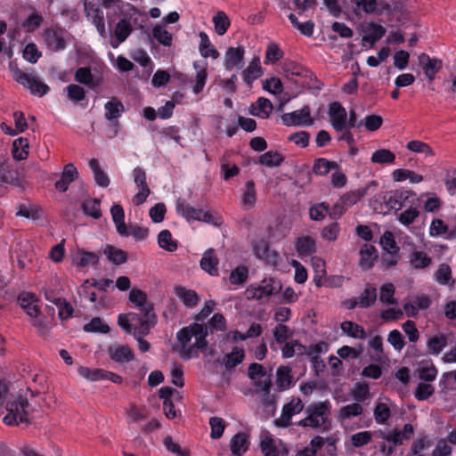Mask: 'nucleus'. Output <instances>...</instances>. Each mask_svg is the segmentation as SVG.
Instances as JSON below:
<instances>
[{
  "instance_id": "obj_1",
  "label": "nucleus",
  "mask_w": 456,
  "mask_h": 456,
  "mask_svg": "<svg viewBox=\"0 0 456 456\" xmlns=\"http://www.w3.org/2000/svg\"><path fill=\"white\" fill-rule=\"evenodd\" d=\"M8 386L0 381V416L4 410L7 411L3 421L8 426H18L20 423H30L28 408L29 403L26 396L21 395L8 396Z\"/></svg>"
},
{
  "instance_id": "obj_2",
  "label": "nucleus",
  "mask_w": 456,
  "mask_h": 456,
  "mask_svg": "<svg viewBox=\"0 0 456 456\" xmlns=\"http://www.w3.org/2000/svg\"><path fill=\"white\" fill-rule=\"evenodd\" d=\"M330 413L331 403L328 400L310 403L305 409V417L300 419L297 425L302 428L319 429L322 432L328 431L331 427Z\"/></svg>"
},
{
  "instance_id": "obj_3",
  "label": "nucleus",
  "mask_w": 456,
  "mask_h": 456,
  "mask_svg": "<svg viewBox=\"0 0 456 456\" xmlns=\"http://www.w3.org/2000/svg\"><path fill=\"white\" fill-rule=\"evenodd\" d=\"M413 433L414 428L410 423L405 424L402 430H379L376 433L377 437L384 440V442L380 443L379 445V451L386 456H392L395 448L403 445L404 441L410 440Z\"/></svg>"
},
{
  "instance_id": "obj_4",
  "label": "nucleus",
  "mask_w": 456,
  "mask_h": 456,
  "mask_svg": "<svg viewBox=\"0 0 456 456\" xmlns=\"http://www.w3.org/2000/svg\"><path fill=\"white\" fill-rule=\"evenodd\" d=\"M140 313L130 312L127 314L131 323H134V333L137 336H147L151 328L157 323V315L154 313V308L148 305L145 310H139Z\"/></svg>"
},
{
  "instance_id": "obj_5",
  "label": "nucleus",
  "mask_w": 456,
  "mask_h": 456,
  "mask_svg": "<svg viewBox=\"0 0 456 456\" xmlns=\"http://www.w3.org/2000/svg\"><path fill=\"white\" fill-rule=\"evenodd\" d=\"M17 300L24 312L33 319L32 323L34 326L45 328V325L40 319L39 299L35 293L21 291L19 293Z\"/></svg>"
},
{
  "instance_id": "obj_6",
  "label": "nucleus",
  "mask_w": 456,
  "mask_h": 456,
  "mask_svg": "<svg viewBox=\"0 0 456 456\" xmlns=\"http://www.w3.org/2000/svg\"><path fill=\"white\" fill-rule=\"evenodd\" d=\"M10 69L13 72L14 79L23 86L28 88L32 94L42 97L45 95L50 88L49 86L41 82L37 77L28 74L17 67L13 68L12 63H10Z\"/></svg>"
},
{
  "instance_id": "obj_7",
  "label": "nucleus",
  "mask_w": 456,
  "mask_h": 456,
  "mask_svg": "<svg viewBox=\"0 0 456 456\" xmlns=\"http://www.w3.org/2000/svg\"><path fill=\"white\" fill-rule=\"evenodd\" d=\"M366 193V190L351 191L342 195L330 211L331 219H338L350 207L356 204Z\"/></svg>"
},
{
  "instance_id": "obj_8",
  "label": "nucleus",
  "mask_w": 456,
  "mask_h": 456,
  "mask_svg": "<svg viewBox=\"0 0 456 456\" xmlns=\"http://www.w3.org/2000/svg\"><path fill=\"white\" fill-rule=\"evenodd\" d=\"M281 289V283L276 282L273 278L265 279L256 287L250 286L247 289L248 298L260 300L277 294Z\"/></svg>"
},
{
  "instance_id": "obj_9",
  "label": "nucleus",
  "mask_w": 456,
  "mask_h": 456,
  "mask_svg": "<svg viewBox=\"0 0 456 456\" xmlns=\"http://www.w3.org/2000/svg\"><path fill=\"white\" fill-rule=\"evenodd\" d=\"M86 16L95 26L98 33L104 37L106 34L103 11L98 0H84Z\"/></svg>"
},
{
  "instance_id": "obj_10",
  "label": "nucleus",
  "mask_w": 456,
  "mask_h": 456,
  "mask_svg": "<svg viewBox=\"0 0 456 456\" xmlns=\"http://www.w3.org/2000/svg\"><path fill=\"white\" fill-rule=\"evenodd\" d=\"M302 411H305L302 400L298 397L292 398L289 403L283 405L281 414L274 420V424L280 428H288L291 425L292 417Z\"/></svg>"
},
{
  "instance_id": "obj_11",
  "label": "nucleus",
  "mask_w": 456,
  "mask_h": 456,
  "mask_svg": "<svg viewBox=\"0 0 456 456\" xmlns=\"http://www.w3.org/2000/svg\"><path fill=\"white\" fill-rule=\"evenodd\" d=\"M282 123L288 126H311L314 120L311 118V110L308 105L281 116Z\"/></svg>"
},
{
  "instance_id": "obj_12",
  "label": "nucleus",
  "mask_w": 456,
  "mask_h": 456,
  "mask_svg": "<svg viewBox=\"0 0 456 456\" xmlns=\"http://www.w3.org/2000/svg\"><path fill=\"white\" fill-rule=\"evenodd\" d=\"M133 178L139 189L138 192L133 198V203L139 206L146 201L151 193V190L146 182V173L142 167H137L133 170Z\"/></svg>"
},
{
  "instance_id": "obj_13",
  "label": "nucleus",
  "mask_w": 456,
  "mask_h": 456,
  "mask_svg": "<svg viewBox=\"0 0 456 456\" xmlns=\"http://www.w3.org/2000/svg\"><path fill=\"white\" fill-rule=\"evenodd\" d=\"M329 116L331 126L336 131L342 132L347 128V113L340 102H333L330 103Z\"/></svg>"
},
{
  "instance_id": "obj_14",
  "label": "nucleus",
  "mask_w": 456,
  "mask_h": 456,
  "mask_svg": "<svg viewBox=\"0 0 456 456\" xmlns=\"http://www.w3.org/2000/svg\"><path fill=\"white\" fill-rule=\"evenodd\" d=\"M244 55L245 48L242 45L237 47L230 46L227 48L224 66L226 70H232V69H241L244 66Z\"/></svg>"
},
{
  "instance_id": "obj_15",
  "label": "nucleus",
  "mask_w": 456,
  "mask_h": 456,
  "mask_svg": "<svg viewBox=\"0 0 456 456\" xmlns=\"http://www.w3.org/2000/svg\"><path fill=\"white\" fill-rule=\"evenodd\" d=\"M42 36L48 49L53 52L61 51L66 47V41L61 28H45Z\"/></svg>"
},
{
  "instance_id": "obj_16",
  "label": "nucleus",
  "mask_w": 456,
  "mask_h": 456,
  "mask_svg": "<svg viewBox=\"0 0 456 456\" xmlns=\"http://www.w3.org/2000/svg\"><path fill=\"white\" fill-rule=\"evenodd\" d=\"M410 196H415V194L406 190H395L387 192L384 196V200L388 209L399 210L404 206V202Z\"/></svg>"
},
{
  "instance_id": "obj_17",
  "label": "nucleus",
  "mask_w": 456,
  "mask_h": 456,
  "mask_svg": "<svg viewBox=\"0 0 456 456\" xmlns=\"http://www.w3.org/2000/svg\"><path fill=\"white\" fill-rule=\"evenodd\" d=\"M419 64L422 67L425 76L429 79L433 80L442 69V61L436 58H431L427 53H421L419 56Z\"/></svg>"
},
{
  "instance_id": "obj_18",
  "label": "nucleus",
  "mask_w": 456,
  "mask_h": 456,
  "mask_svg": "<svg viewBox=\"0 0 456 456\" xmlns=\"http://www.w3.org/2000/svg\"><path fill=\"white\" fill-rule=\"evenodd\" d=\"M107 352L112 361L121 364L129 362L134 358V351L128 346H110Z\"/></svg>"
},
{
  "instance_id": "obj_19",
  "label": "nucleus",
  "mask_w": 456,
  "mask_h": 456,
  "mask_svg": "<svg viewBox=\"0 0 456 456\" xmlns=\"http://www.w3.org/2000/svg\"><path fill=\"white\" fill-rule=\"evenodd\" d=\"M133 31V27L128 19H121L114 28V40L110 45L113 48H117L119 44L125 42Z\"/></svg>"
},
{
  "instance_id": "obj_20",
  "label": "nucleus",
  "mask_w": 456,
  "mask_h": 456,
  "mask_svg": "<svg viewBox=\"0 0 456 456\" xmlns=\"http://www.w3.org/2000/svg\"><path fill=\"white\" fill-rule=\"evenodd\" d=\"M78 176L77 167L72 163L65 165L60 180L55 183V188L61 192H65L69 185Z\"/></svg>"
},
{
  "instance_id": "obj_21",
  "label": "nucleus",
  "mask_w": 456,
  "mask_h": 456,
  "mask_svg": "<svg viewBox=\"0 0 456 456\" xmlns=\"http://www.w3.org/2000/svg\"><path fill=\"white\" fill-rule=\"evenodd\" d=\"M175 294L189 309L195 308L200 300V296L195 290L183 286L175 287Z\"/></svg>"
},
{
  "instance_id": "obj_22",
  "label": "nucleus",
  "mask_w": 456,
  "mask_h": 456,
  "mask_svg": "<svg viewBox=\"0 0 456 456\" xmlns=\"http://www.w3.org/2000/svg\"><path fill=\"white\" fill-rule=\"evenodd\" d=\"M359 255V266L362 270L370 269L374 265V263L378 258V252L376 248L369 244H364L361 248Z\"/></svg>"
},
{
  "instance_id": "obj_23",
  "label": "nucleus",
  "mask_w": 456,
  "mask_h": 456,
  "mask_svg": "<svg viewBox=\"0 0 456 456\" xmlns=\"http://www.w3.org/2000/svg\"><path fill=\"white\" fill-rule=\"evenodd\" d=\"M262 76V68L260 65V59L255 56L248 67L242 71V78L245 84L248 86H252V83Z\"/></svg>"
},
{
  "instance_id": "obj_24",
  "label": "nucleus",
  "mask_w": 456,
  "mask_h": 456,
  "mask_svg": "<svg viewBox=\"0 0 456 456\" xmlns=\"http://www.w3.org/2000/svg\"><path fill=\"white\" fill-rule=\"evenodd\" d=\"M295 248L299 257L309 256L316 251L315 240L309 235L298 237Z\"/></svg>"
},
{
  "instance_id": "obj_25",
  "label": "nucleus",
  "mask_w": 456,
  "mask_h": 456,
  "mask_svg": "<svg viewBox=\"0 0 456 456\" xmlns=\"http://www.w3.org/2000/svg\"><path fill=\"white\" fill-rule=\"evenodd\" d=\"M273 110V106L270 100L265 97H259L255 103L251 104L249 112L253 116L267 118Z\"/></svg>"
},
{
  "instance_id": "obj_26",
  "label": "nucleus",
  "mask_w": 456,
  "mask_h": 456,
  "mask_svg": "<svg viewBox=\"0 0 456 456\" xmlns=\"http://www.w3.org/2000/svg\"><path fill=\"white\" fill-rule=\"evenodd\" d=\"M447 344V335L439 332L428 339V353L433 355H438L446 347Z\"/></svg>"
},
{
  "instance_id": "obj_27",
  "label": "nucleus",
  "mask_w": 456,
  "mask_h": 456,
  "mask_svg": "<svg viewBox=\"0 0 456 456\" xmlns=\"http://www.w3.org/2000/svg\"><path fill=\"white\" fill-rule=\"evenodd\" d=\"M200 265L202 270L207 272L212 276L218 274V259L215 256V251L213 248H208L203 255Z\"/></svg>"
},
{
  "instance_id": "obj_28",
  "label": "nucleus",
  "mask_w": 456,
  "mask_h": 456,
  "mask_svg": "<svg viewBox=\"0 0 456 456\" xmlns=\"http://www.w3.org/2000/svg\"><path fill=\"white\" fill-rule=\"evenodd\" d=\"M354 12L356 14L365 13L373 14L379 13L378 0H351Z\"/></svg>"
},
{
  "instance_id": "obj_29",
  "label": "nucleus",
  "mask_w": 456,
  "mask_h": 456,
  "mask_svg": "<svg viewBox=\"0 0 456 456\" xmlns=\"http://www.w3.org/2000/svg\"><path fill=\"white\" fill-rule=\"evenodd\" d=\"M245 352L242 348L234 346L231 353L226 354L221 361V363L229 370L234 369L243 362Z\"/></svg>"
},
{
  "instance_id": "obj_30",
  "label": "nucleus",
  "mask_w": 456,
  "mask_h": 456,
  "mask_svg": "<svg viewBox=\"0 0 456 456\" xmlns=\"http://www.w3.org/2000/svg\"><path fill=\"white\" fill-rule=\"evenodd\" d=\"M104 109L105 118L110 121L117 120L125 110L123 103L117 97H112L107 102L104 104Z\"/></svg>"
},
{
  "instance_id": "obj_31",
  "label": "nucleus",
  "mask_w": 456,
  "mask_h": 456,
  "mask_svg": "<svg viewBox=\"0 0 456 456\" xmlns=\"http://www.w3.org/2000/svg\"><path fill=\"white\" fill-rule=\"evenodd\" d=\"M248 436L242 432L235 434L230 442L232 452L238 456L242 455L248 450Z\"/></svg>"
},
{
  "instance_id": "obj_32",
  "label": "nucleus",
  "mask_w": 456,
  "mask_h": 456,
  "mask_svg": "<svg viewBox=\"0 0 456 456\" xmlns=\"http://www.w3.org/2000/svg\"><path fill=\"white\" fill-rule=\"evenodd\" d=\"M356 298L360 304V308H369L377 300V289L373 285L366 283L364 289Z\"/></svg>"
},
{
  "instance_id": "obj_33",
  "label": "nucleus",
  "mask_w": 456,
  "mask_h": 456,
  "mask_svg": "<svg viewBox=\"0 0 456 456\" xmlns=\"http://www.w3.org/2000/svg\"><path fill=\"white\" fill-rule=\"evenodd\" d=\"M331 169H339V165L325 158L316 159L312 167L314 174L322 176L328 175Z\"/></svg>"
},
{
  "instance_id": "obj_34",
  "label": "nucleus",
  "mask_w": 456,
  "mask_h": 456,
  "mask_svg": "<svg viewBox=\"0 0 456 456\" xmlns=\"http://www.w3.org/2000/svg\"><path fill=\"white\" fill-rule=\"evenodd\" d=\"M94 173V178L97 185L106 188L110 185V180L108 175L100 167L98 159L93 158L88 162Z\"/></svg>"
},
{
  "instance_id": "obj_35",
  "label": "nucleus",
  "mask_w": 456,
  "mask_h": 456,
  "mask_svg": "<svg viewBox=\"0 0 456 456\" xmlns=\"http://www.w3.org/2000/svg\"><path fill=\"white\" fill-rule=\"evenodd\" d=\"M29 143L27 138L19 137L12 142V155L16 160H24L28 155Z\"/></svg>"
},
{
  "instance_id": "obj_36",
  "label": "nucleus",
  "mask_w": 456,
  "mask_h": 456,
  "mask_svg": "<svg viewBox=\"0 0 456 456\" xmlns=\"http://www.w3.org/2000/svg\"><path fill=\"white\" fill-rule=\"evenodd\" d=\"M340 329L343 333L350 338L359 339H364L366 338V331L363 327L352 321H344L341 322Z\"/></svg>"
},
{
  "instance_id": "obj_37",
  "label": "nucleus",
  "mask_w": 456,
  "mask_h": 456,
  "mask_svg": "<svg viewBox=\"0 0 456 456\" xmlns=\"http://www.w3.org/2000/svg\"><path fill=\"white\" fill-rule=\"evenodd\" d=\"M84 214L94 219H99L102 216L101 200L96 198L85 200L81 204Z\"/></svg>"
},
{
  "instance_id": "obj_38",
  "label": "nucleus",
  "mask_w": 456,
  "mask_h": 456,
  "mask_svg": "<svg viewBox=\"0 0 456 456\" xmlns=\"http://www.w3.org/2000/svg\"><path fill=\"white\" fill-rule=\"evenodd\" d=\"M129 301L139 310H145L148 305L154 308L152 302L148 301L147 294L139 289H132L129 292Z\"/></svg>"
},
{
  "instance_id": "obj_39",
  "label": "nucleus",
  "mask_w": 456,
  "mask_h": 456,
  "mask_svg": "<svg viewBox=\"0 0 456 456\" xmlns=\"http://www.w3.org/2000/svg\"><path fill=\"white\" fill-rule=\"evenodd\" d=\"M176 211L188 221L200 218L197 215L200 214V209L191 207L185 200L179 199L177 200Z\"/></svg>"
},
{
  "instance_id": "obj_40",
  "label": "nucleus",
  "mask_w": 456,
  "mask_h": 456,
  "mask_svg": "<svg viewBox=\"0 0 456 456\" xmlns=\"http://www.w3.org/2000/svg\"><path fill=\"white\" fill-rule=\"evenodd\" d=\"M277 386L280 390L289 389L293 383L291 369L289 366H281L277 369Z\"/></svg>"
},
{
  "instance_id": "obj_41",
  "label": "nucleus",
  "mask_w": 456,
  "mask_h": 456,
  "mask_svg": "<svg viewBox=\"0 0 456 456\" xmlns=\"http://www.w3.org/2000/svg\"><path fill=\"white\" fill-rule=\"evenodd\" d=\"M104 255L110 262L117 265H122L127 260V254L126 251L111 245L106 246Z\"/></svg>"
},
{
  "instance_id": "obj_42",
  "label": "nucleus",
  "mask_w": 456,
  "mask_h": 456,
  "mask_svg": "<svg viewBox=\"0 0 456 456\" xmlns=\"http://www.w3.org/2000/svg\"><path fill=\"white\" fill-rule=\"evenodd\" d=\"M200 54L207 58V57H212L213 59H217L219 57L218 51L212 45L208 36L205 32L200 33Z\"/></svg>"
},
{
  "instance_id": "obj_43",
  "label": "nucleus",
  "mask_w": 456,
  "mask_h": 456,
  "mask_svg": "<svg viewBox=\"0 0 456 456\" xmlns=\"http://www.w3.org/2000/svg\"><path fill=\"white\" fill-rule=\"evenodd\" d=\"M283 161V155L277 151H269L262 154L258 159L259 164L269 167H279Z\"/></svg>"
},
{
  "instance_id": "obj_44",
  "label": "nucleus",
  "mask_w": 456,
  "mask_h": 456,
  "mask_svg": "<svg viewBox=\"0 0 456 456\" xmlns=\"http://www.w3.org/2000/svg\"><path fill=\"white\" fill-rule=\"evenodd\" d=\"M409 262L413 269H423L431 264V258L424 251L414 250L410 256Z\"/></svg>"
},
{
  "instance_id": "obj_45",
  "label": "nucleus",
  "mask_w": 456,
  "mask_h": 456,
  "mask_svg": "<svg viewBox=\"0 0 456 456\" xmlns=\"http://www.w3.org/2000/svg\"><path fill=\"white\" fill-rule=\"evenodd\" d=\"M158 244L161 248L168 252H174L178 248V242L173 240L172 233L169 230H162L159 233Z\"/></svg>"
},
{
  "instance_id": "obj_46",
  "label": "nucleus",
  "mask_w": 456,
  "mask_h": 456,
  "mask_svg": "<svg viewBox=\"0 0 456 456\" xmlns=\"http://www.w3.org/2000/svg\"><path fill=\"white\" fill-rule=\"evenodd\" d=\"M370 160L376 164H393L395 160V154L387 149H379L372 153Z\"/></svg>"
},
{
  "instance_id": "obj_47",
  "label": "nucleus",
  "mask_w": 456,
  "mask_h": 456,
  "mask_svg": "<svg viewBox=\"0 0 456 456\" xmlns=\"http://www.w3.org/2000/svg\"><path fill=\"white\" fill-rule=\"evenodd\" d=\"M363 411L362 404L353 403L341 407L338 411V418L342 420L350 419L353 417L360 416Z\"/></svg>"
},
{
  "instance_id": "obj_48",
  "label": "nucleus",
  "mask_w": 456,
  "mask_h": 456,
  "mask_svg": "<svg viewBox=\"0 0 456 456\" xmlns=\"http://www.w3.org/2000/svg\"><path fill=\"white\" fill-rule=\"evenodd\" d=\"M194 69L197 70L195 84L192 86V91L195 94L201 93L205 87L208 72L205 66L200 67L197 62L193 63Z\"/></svg>"
},
{
  "instance_id": "obj_49",
  "label": "nucleus",
  "mask_w": 456,
  "mask_h": 456,
  "mask_svg": "<svg viewBox=\"0 0 456 456\" xmlns=\"http://www.w3.org/2000/svg\"><path fill=\"white\" fill-rule=\"evenodd\" d=\"M370 33L362 37V42H367L370 45H373L386 34V28L380 24L370 23Z\"/></svg>"
},
{
  "instance_id": "obj_50",
  "label": "nucleus",
  "mask_w": 456,
  "mask_h": 456,
  "mask_svg": "<svg viewBox=\"0 0 456 456\" xmlns=\"http://www.w3.org/2000/svg\"><path fill=\"white\" fill-rule=\"evenodd\" d=\"M213 23H214V26H215V30L216 32L217 35L219 36H223L224 35L230 25H231V21L228 18V16L226 15V13L224 12H218L214 17H213Z\"/></svg>"
},
{
  "instance_id": "obj_51",
  "label": "nucleus",
  "mask_w": 456,
  "mask_h": 456,
  "mask_svg": "<svg viewBox=\"0 0 456 456\" xmlns=\"http://www.w3.org/2000/svg\"><path fill=\"white\" fill-rule=\"evenodd\" d=\"M256 199V191L255 186V182L253 180H248L245 184V191L242 196V203L248 208H251L255 206Z\"/></svg>"
},
{
  "instance_id": "obj_52",
  "label": "nucleus",
  "mask_w": 456,
  "mask_h": 456,
  "mask_svg": "<svg viewBox=\"0 0 456 456\" xmlns=\"http://www.w3.org/2000/svg\"><path fill=\"white\" fill-rule=\"evenodd\" d=\"M383 118L377 114L367 115L364 119L358 122V127L364 126L367 131L374 132L381 127Z\"/></svg>"
},
{
  "instance_id": "obj_53",
  "label": "nucleus",
  "mask_w": 456,
  "mask_h": 456,
  "mask_svg": "<svg viewBox=\"0 0 456 456\" xmlns=\"http://www.w3.org/2000/svg\"><path fill=\"white\" fill-rule=\"evenodd\" d=\"M330 209L329 204L325 202L314 204L309 209L310 218L314 221H322L327 215L330 216Z\"/></svg>"
},
{
  "instance_id": "obj_54",
  "label": "nucleus",
  "mask_w": 456,
  "mask_h": 456,
  "mask_svg": "<svg viewBox=\"0 0 456 456\" xmlns=\"http://www.w3.org/2000/svg\"><path fill=\"white\" fill-rule=\"evenodd\" d=\"M77 372L81 377L91 381L105 380V370L103 369H90L81 366Z\"/></svg>"
},
{
  "instance_id": "obj_55",
  "label": "nucleus",
  "mask_w": 456,
  "mask_h": 456,
  "mask_svg": "<svg viewBox=\"0 0 456 456\" xmlns=\"http://www.w3.org/2000/svg\"><path fill=\"white\" fill-rule=\"evenodd\" d=\"M152 37L164 46H170L172 45V34L161 25H156L153 27Z\"/></svg>"
},
{
  "instance_id": "obj_56",
  "label": "nucleus",
  "mask_w": 456,
  "mask_h": 456,
  "mask_svg": "<svg viewBox=\"0 0 456 456\" xmlns=\"http://www.w3.org/2000/svg\"><path fill=\"white\" fill-rule=\"evenodd\" d=\"M373 415L378 424H385L391 417V411L387 403L379 402L374 407Z\"/></svg>"
},
{
  "instance_id": "obj_57",
  "label": "nucleus",
  "mask_w": 456,
  "mask_h": 456,
  "mask_svg": "<svg viewBox=\"0 0 456 456\" xmlns=\"http://www.w3.org/2000/svg\"><path fill=\"white\" fill-rule=\"evenodd\" d=\"M248 277V269L245 265H239L230 273V282L233 285H242Z\"/></svg>"
},
{
  "instance_id": "obj_58",
  "label": "nucleus",
  "mask_w": 456,
  "mask_h": 456,
  "mask_svg": "<svg viewBox=\"0 0 456 456\" xmlns=\"http://www.w3.org/2000/svg\"><path fill=\"white\" fill-rule=\"evenodd\" d=\"M380 245L387 253H399L400 248L397 246L394 234L391 232H385L380 238Z\"/></svg>"
},
{
  "instance_id": "obj_59",
  "label": "nucleus",
  "mask_w": 456,
  "mask_h": 456,
  "mask_svg": "<svg viewBox=\"0 0 456 456\" xmlns=\"http://www.w3.org/2000/svg\"><path fill=\"white\" fill-rule=\"evenodd\" d=\"M406 149L416 153H424L426 156H434L433 149L426 142L419 140H412L407 142Z\"/></svg>"
},
{
  "instance_id": "obj_60",
  "label": "nucleus",
  "mask_w": 456,
  "mask_h": 456,
  "mask_svg": "<svg viewBox=\"0 0 456 456\" xmlns=\"http://www.w3.org/2000/svg\"><path fill=\"white\" fill-rule=\"evenodd\" d=\"M98 261L99 257L95 253L87 252L85 250L79 251L76 257L77 265L81 267L94 265L98 263Z\"/></svg>"
},
{
  "instance_id": "obj_61",
  "label": "nucleus",
  "mask_w": 456,
  "mask_h": 456,
  "mask_svg": "<svg viewBox=\"0 0 456 456\" xmlns=\"http://www.w3.org/2000/svg\"><path fill=\"white\" fill-rule=\"evenodd\" d=\"M75 80L80 84L94 87V76L87 67H81L76 70Z\"/></svg>"
},
{
  "instance_id": "obj_62",
  "label": "nucleus",
  "mask_w": 456,
  "mask_h": 456,
  "mask_svg": "<svg viewBox=\"0 0 456 456\" xmlns=\"http://www.w3.org/2000/svg\"><path fill=\"white\" fill-rule=\"evenodd\" d=\"M209 426L211 428V438L218 439L224 434L225 421L220 417L214 416L209 419Z\"/></svg>"
},
{
  "instance_id": "obj_63",
  "label": "nucleus",
  "mask_w": 456,
  "mask_h": 456,
  "mask_svg": "<svg viewBox=\"0 0 456 456\" xmlns=\"http://www.w3.org/2000/svg\"><path fill=\"white\" fill-rule=\"evenodd\" d=\"M84 330L86 332H99L106 334L110 331V328L100 317H94L90 322L84 326Z\"/></svg>"
},
{
  "instance_id": "obj_64",
  "label": "nucleus",
  "mask_w": 456,
  "mask_h": 456,
  "mask_svg": "<svg viewBox=\"0 0 456 456\" xmlns=\"http://www.w3.org/2000/svg\"><path fill=\"white\" fill-rule=\"evenodd\" d=\"M282 69L288 77L289 75L296 77H303L307 72V69L305 68L292 61H285L282 64Z\"/></svg>"
}]
</instances>
